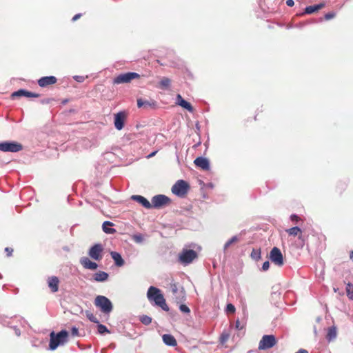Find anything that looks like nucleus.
I'll list each match as a JSON object with an SVG mask.
<instances>
[{"label":"nucleus","instance_id":"obj_1","mask_svg":"<svg viewBox=\"0 0 353 353\" xmlns=\"http://www.w3.org/2000/svg\"><path fill=\"white\" fill-rule=\"evenodd\" d=\"M147 296L150 301H154L155 305L161 307L164 311L169 310L165 299L159 288L150 286L148 290Z\"/></svg>","mask_w":353,"mask_h":353},{"label":"nucleus","instance_id":"obj_2","mask_svg":"<svg viewBox=\"0 0 353 353\" xmlns=\"http://www.w3.org/2000/svg\"><path fill=\"white\" fill-rule=\"evenodd\" d=\"M69 334L66 330H61L56 334L52 332L50 334V343L49 348L51 350H54L59 345H63L68 341Z\"/></svg>","mask_w":353,"mask_h":353},{"label":"nucleus","instance_id":"obj_3","mask_svg":"<svg viewBox=\"0 0 353 353\" xmlns=\"http://www.w3.org/2000/svg\"><path fill=\"white\" fill-rule=\"evenodd\" d=\"M94 305L100 309L101 312L105 314H109L113 309L112 303L110 299L102 295H99L95 298Z\"/></svg>","mask_w":353,"mask_h":353},{"label":"nucleus","instance_id":"obj_4","mask_svg":"<svg viewBox=\"0 0 353 353\" xmlns=\"http://www.w3.org/2000/svg\"><path fill=\"white\" fill-rule=\"evenodd\" d=\"M189 190L190 185L184 180H178L172 187V192L179 197H184Z\"/></svg>","mask_w":353,"mask_h":353},{"label":"nucleus","instance_id":"obj_5","mask_svg":"<svg viewBox=\"0 0 353 353\" xmlns=\"http://www.w3.org/2000/svg\"><path fill=\"white\" fill-rule=\"evenodd\" d=\"M140 75L137 72H130L127 73L120 74L116 77L114 80V84L127 83H130L132 80L139 79Z\"/></svg>","mask_w":353,"mask_h":353},{"label":"nucleus","instance_id":"obj_6","mask_svg":"<svg viewBox=\"0 0 353 353\" xmlns=\"http://www.w3.org/2000/svg\"><path fill=\"white\" fill-rule=\"evenodd\" d=\"M197 257L196 252L193 250H183L179 255V261L183 264H189Z\"/></svg>","mask_w":353,"mask_h":353},{"label":"nucleus","instance_id":"obj_7","mask_svg":"<svg viewBox=\"0 0 353 353\" xmlns=\"http://www.w3.org/2000/svg\"><path fill=\"white\" fill-rule=\"evenodd\" d=\"M276 344V339L274 335H264L259 343V350H268Z\"/></svg>","mask_w":353,"mask_h":353},{"label":"nucleus","instance_id":"obj_8","mask_svg":"<svg viewBox=\"0 0 353 353\" xmlns=\"http://www.w3.org/2000/svg\"><path fill=\"white\" fill-rule=\"evenodd\" d=\"M23 150V145L17 142L1 143V150L3 152H17Z\"/></svg>","mask_w":353,"mask_h":353},{"label":"nucleus","instance_id":"obj_9","mask_svg":"<svg viewBox=\"0 0 353 353\" xmlns=\"http://www.w3.org/2000/svg\"><path fill=\"white\" fill-rule=\"evenodd\" d=\"M170 203V199L163 194H159L153 196L152 199V208H161L165 205H168Z\"/></svg>","mask_w":353,"mask_h":353},{"label":"nucleus","instance_id":"obj_10","mask_svg":"<svg viewBox=\"0 0 353 353\" xmlns=\"http://www.w3.org/2000/svg\"><path fill=\"white\" fill-rule=\"evenodd\" d=\"M103 248L101 244L97 243L92 246L88 252L89 256L95 261H100L103 258Z\"/></svg>","mask_w":353,"mask_h":353},{"label":"nucleus","instance_id":"obj_11","mask_svg":"<svg viewBox=\"0 0 353 353\" xmlns=\"http://www.w3.org/2000/svg\"><path fill=\"white\" fill-rule=\"evenodd\" d=\"M270 259L272 263L279 266H282L283 265V254L281 250L276 247H274L270 251Z\"/></svg>","mask_w":353,"mask_h":353},{"label":"nucleus","instance_id":"obj_12","mask_svg":"<svg viewBox=\"0 0 353 353\" xmlns=\"http://www.w3.org/2000/svg\"><path fill=\"white\" fill-rule=\"evenodd\" d=\"M127 117L125 112L121 111L114 114V124L117 130H121L124 127V123Z\"/></svg>","mask_w":353,"mask_h":353},{"label":"nucleus","instance_id":"obj_13","mask_svg":"<svg viewBox=\"0 0 353 353\" xmlns=\"http://www.w3.org/2000/svg\"><path fill=\"white\" fill-rule=\"evenodd\" d=\"M10 97L12 99H14L16 97H19L38 98L40 97V94L21 89L16 92H12Z\"/></svg>","mask_w":353,"mask_h":353},{"label":"nucleus","instance_id":"obj_14","mask_svg":"<svg viewBox=\"0 0 353 353\" xmlns=\"http://www.w3.org/2000/svg\"><path fill=\"white\" fill-rule=\"evenodd\" d=\"M48 285L52 292L54 293L59 290V279L57 276H52L48 278Z\"/></svg>","mask_w":353,"mask_h":353},{"label":"nucleus","instance_id":"obj_15","mask_svg":"<svg viewBox=\"0 0 353 353\" xmlns=\"http://www.w3.org/2000/svg\"><path fill=\"white\" fill-rule=\"evenodd\" d=\"M57 79L54 76L43 77L39 79L38 84L39 86L44 88L50 85L56 83Z\"/></svg>","mask_w":353,"mask_h":353},{"label":"nucleus","instance_id":"obj_16","mask_svg":"<svg viewBox=\"0 0 353 353\" xmlns=\"http://www.w3.org/2000/svg\"><path fill=\"white\" fill-rule=\"evenodd\" d=\"M194 163L198 168H201L203 170H208L210 169L209 161L204 157H197L194 161Z\"/></svg>","mask_w":353,"mask_h":353},{"label":"nucleus","instance_id":"obj_17","mask_svg":"<svg viewBox=\"0 0 353 353\" xmlns=\"http://www.w3.org/2000/svg\"><path fill=\"white\" fill-rule=\"evenodd\" d=\"M176 103L190 112L194 111V108L192 105L189 102L186 101L179 94L176 95Z\"/></svg>","mask_w":353,"mask_h":353},{"label":"nucleus","instance_id":"obj_18","mask_svg":"<svg viewBox=\"0 0 353 353\" xmlns=\"http://www.w3.org/2000/svg\"><path fill=\"white\" fill-rule=\"evenodd\" d=\"M80 263L85 269L94 270L98 268V265L95 262L90 261L88 257H82L80 259Z\"/></svg>","mask_w":353,"mask_h":353},{"label":"nucleus","instance_id":"obj_19","mask_svg":"<svg viewBox=\"0 0 353 353\" xmlns=\"http://www.w3.org/2000/svg\"><path fill=\"white\" fill-rule=\"evenodd\" d=\"M131 199L134 201H137L140 204H141L144 208L147 209L152 208V205L145 197L140 195H132Z\"/></svg>","mask_w":353,"mask_h":353},{"label":"nucleus","instance_id":"obj_20","mask_svg":"<svg viewBox=\"0 0 353 353\" xmlns=\"http://www.w3.org/2000/svg\"><path fill=\"white\" fill-rule=\"evenodd\" d=\"M109 275L103 271H99L92 276V279L97 282H104L108 280Z\"/></svg>","mask_w":353,"mask_h":353},{"label":"nucleus","instance_id":"obj_21","mask_svg":"<svg viewBox=\"0 0 353 353\" xmlns=\"http://www.w3.org/2000/svg\"><path fill=\"white\" fill-rule=\"evenodd\" d=\"M162 339L164 343L167 345L174 347L177 345L176 339L171 334H163Z\"/></svg>","mask_w":353,"mask_h":353},{"label":"nucleus","instance_id":"obj_22","mask_svg":"<svg viewBox=\"0 0 353 353\" xmlns=\"http://www.w3.org/2000/svg\"><path fill=\"white\" fill-rule=\"evenodd\" d=\"M110 255L114 261L115 265L118 267H121L124 265L125 262L121 255L117 252H111Z\"/></svg>","mask_w":353,"mask_h":353},{"label":"nucleus","instance_id":"obj_23","mask_svg":"<svg viewBox=\"0 0 353 353\" xmlns=\"http://www.w3.org/2000/svg\"><path fill=\"white\" fill-rule=\"evenodd\" d=\"M324 7H325L324 3H321L319 4L314 5V6H307L305 8V13L312 14L315 12L319 11V10L322 9Z\"/></svg>","mask_w":353,"mask_h":353},{"label":"nucleus","instance_id":"obj_24","mask_svg":"<svg viewBox=\"0 0 353 353\" xmlns=\"http://www.w3.org/2000/svg\"><path fill=\"white\" fill-rule=\"evenodd\" d=\"M113 225V223L110 221H105L103 223V230L106 234H114L116 232V230L114 228H109L108 226H112Z\"/></svg>","mask_w":353,"mask_h":353},{"label":"nucleus","instance_id":"obj_25","mask_svg":"<svg viewBox=\"0 0 353 353\" xmlns=\"http://www.w3.org/2000/svg\"><path fill=\"white\" fill-rule=\"evenodd\" d=\"M336 337V328L335 327H330L328 328L326 338L329 341H332Z\"/></svg>","mask_w":353,"mask_h":353},{"label":"nucleus","instance_id":"obj_26","mask_svg":"<svg viewBox=\"0 0 353 353\" xmlns=\"http://www.w3.org/2000/svg\"><path fill=\"white\" fill-rule=\"evenodd\" d=\"M301 232H302L301 230L299 227H296V226L286 230V232L289 235L293 236H298L299 234H301Z\"/></svg>","mask_w":353,"mask_h":353},{"label":"nucleus","instance_id":"obj_27","mask_svg":"<svg viewBox=\"0 0 353 353\" xmlns=\"http://www.w3.org/2000/svg\"><path fill=\"white\" fill-rule=\"evenodd\" d=\"M152 105H154L155 102L150 103L148 101H144L142 99H137V106L139 108H146V107H150Z\"/></svg>","mask_w":353,"mask_h":353},{"label":"nucleus","instance_id":"obj_28","mask_svg":"<svg viewBox=\"0 0 353 353\" xmlns=\"http://www.w3.org/2000/svg\"><path fill=\"white\" fill-rule=\"evenodd\" d=\"M345 290L347 297L350 299L353 300V284L350 283H347Z\"/></svg>","mask_w":353,"mask_h":353},{"label":"nucleus","instance_id":"obj_29","mask_svg":"<svg viewBox=\"0 0 353 353\" xmlns=\"http://www.w3.org/2000/svg\"><path fill=\"white\" fill-rule=\"evenodd\" d=\"M171 81L170 79L167 77H163L159 82L161 88H168L170 85Z\"/></svg>","mask_w":353,"mask_h":353},{"label":"nucleus","instance_id":"obj_30","mask_svg":"<svg viewBox=\"0 0 353 353\" xmlns=\"http://www.w3.org/2000/svg\"><path fill=\"white\" fill-rule=\"evenodd\" d=\"M239 241V239L236 236L232 237L230 240H228L224 245V250H227L232 244L234 243H237Z\"/></svg>","mask_w":353,"mask_h":353},{"label":"nucleus","instance_id":"obj_31","mask_svg":"<svg viewBox=\"0 0 353 353\" xmlns=\"http://www.w3.org/2000/svg\"><path fill=\"white\" fill-rule=\"evenodd\" d=\"M230 334L228 332H223L219 338L221 344L224 345L229 339Z\"/></svg>","mask_w":353,"mask_h":353},{"label":"nucleus","instance_id":"obj_32","mask_svg":"<svg viewBox=\"0 0 353 353\" xmlns=\"http://www.w3.org/2000/svg\"><path fill=\"white\" fill-rule=\"evenodd\" d=\"M140 321L143 324L148 325L151 323L152 318L147 315H142L140 316Z\"/></svg>","mask_w":353,"mask_h":353},{"label":"nucleus","instance_id":"obj_33","mask_svg":"<svg viewBox=\"0 0 353 353\" xmlns=\"http://www.w3.org/2000/svg\"><path fill=\"white\" fill-rule=\"evenodd\" d=\"M98 326H97V329H98V332L99 333L103 334H104L105 332H110V331L108 330V328L102 325V324H99V323H98Z\"/></svg>","mask_w":353,"mask_h":353},{"label":"nucleus","instance_id":"obj_34","mask_svg":"<svg viewBox=\"0 0 353 353\" xmlns=\"http://www.w3.org/2000/svg\"><path fill=\"white\" fill-rule=\"evenodd\" d=\"M347 185L344 183H339L336 186V190L339 194H342L345 190Z\"/></svg>","mask_w":353,"mask_h":353},{"label":"nucleus","instance_id":"obj_35","mask_svg":"<svg viewBox=\"0 0 353 353\" xmlns=\"http://www.w3.org/2000/svg\"><path fill=\"white\" fill-rule=\"evenodd\" d=\"M86 316L91 322L99 323L97 318L92 313L87 312Z\"/></svg>","mask_w":353,"mask_h":353},{"label":"nucleus","instance_id":"obj_36","mask_svg":"<svg viewBox=\"0 0 353 353\" xmlns=\"http://www.w3.org/2000/svg\"><path fill=\"white\" fill-rule=\"evenodd\" d=\"M132 239L136 242V243H141L143 241V236L142 234H134L132 236Z\"/></svg>","mask_w":353,"mask_h":353},{"label":"nucleus","instance_id":"obj_37","mask_svg":"<svg viewBox=\"0 0 353 353\" xmlns=\"http://www.w3.org/2000/svg\"><path fill=\"white\" fill-rule=\"evenodd\" d=\"M261 256V251L259 250H253L251 253V256L253 259H258L260 258Z\"/></svg>","mask_w":353,"mask_h":353},{"label":"nucleus","instance_id":"obj_38","mask_svg":"<svg viewBox=\"0 0 353 353\" xmlns=\"http://www.w3.org/2000/svg\"><path fill=\"white\" fill-rule=\"evenodd\" d=\"M226 311L228 313L233 314L235 312V307L232 303H228L226 307Z\"/></svg>","mask_w":353,"mask_h":353},{"label":"nucleus","instance_id":"obj_39","mask_svg":"<svg viewBox=\"0 0 353 353\" xmlns=\"http://www.w3.org/2000/svg\"><path fill=\"white\" fill-rule=\"evenodd\" d=\"M179 309L182 312H184V313H190V308L186 305H184V304H181L179 307Z\"/></svg>","mask_w":353,"mask_h":353},{"label":"nucleus","instance_id":"obj_40","mask_svg":"<svg viewBox=\"0 0 353 353\" xmlns=\"http://www.w3.org/2000/svg\"><path fill=\"white\" fill-rule=\"evenodd\" d=\"M335 15H336L335 12H328L325 14L324 18L325 20H330V19H333L335 17Z\"/></svg>","mask_w":353,"mask_h":353},{"label":"nucleus","instance_id":"obj_41","mask_svg":"<svg viewBox=\"0 0 353 353\" xmlns=\"http://www.w3.org/2000/svg\"><path fill=\"white\" fill-rule=\"evenodd\" d=\"M299 237V239L301 240V245L303 246L305 244V238L304 237V236H303L302 234V232L301 233V234H299L297 236Z\"/></svg>","mask_w":353,"mask_h":353},{"label":"nucleus","instance_id":"obj_42","mask_svg":"<svg viewBox=\"0 0 353 353\" xmlns=\"http://www.w3.org/2000/svg\"><path fill=\"white\" fill-rule=\"evenodd\" d=\"M270 268V263L269 261H265L263 263L262 265V269L263 271H267Z\"/></svg>","mask_w":353,"mask_h":353},{"label":"nucleus","instance_id":"obj_43","mask_svg":"<svg viewBox=\"0 0 353 353\" xmlns=\"http://www.w3.org/2000/svg\"><path fill=\"white\" fill-rule=\"evenodd\" d=\"M5 252L7 253L8 256H10L13 252V249L11 248H6Z\"/></svg>","mask_w":353,"mask_h":353},{"label":"nucleus","instance_id":"obj_44","mask_svg":"<svg viewBox=\"0 0 353 353\" xmlns=\"http://www.w3.org/2000/svg\"><path fill=\"white\" fill-rule=\"evenodd\" d=\"M290 219L292 221L298 222L300 220V218L296 214H292L290 216Z\"/></svg>","mask_w":353,"mask_h":353},{"label":"nucleus","instance_id":"obj_45","mask_svg":"<svg viewBox=\"0 0 353 353\" xmlns=\"http://www.w3.org/2000/svg\"><path fill=\"white\" fill-rule=\"evenodd\" d=\"M235 327L237 330H242L243 328V325H241V323L239 320H237L235 323Z\"/></svg>","mask_w":353,"mask_h":353},{"label":"nucleus","instance_id":"obj_46","mask_svg":"<svg viewBox=\"0 0 353 353\" xmlns=\"http://www.w3.org/2000/svg\"><path fill=\"white\" fill-rule=\"evenodd\" d=\"M286 4L289 7H292L294 5V2L293 0H287Z\"/></svg>","mask_w":353,"mask_h":353},{"label":"nucleus","instance_id":"obj_47","mask_svg":"<svg viewBox=\"0 0 353 353\" xmlns=\"http://www.w3.org/2000/svg\"><path fill=\"white\" fill-rule=\"evenodd\" d=\"M74 79L78 81V82H83L84 81V77H81V76H76L74 77Z\"/></svg>","mask_w":353,"mask_h":353},{"label":"nucleus","instance_id":"obj_48","mask_svg":"<svg viewBox=\"0 0 353 353\" xmlns=\"http://www.w3.org/2000/svg\"><path fill=\"white\" fill-rule=\"evenodd\" d=\"M171 288H172V290L173 293L175 294L177 292L176 284H175V283L172 284Z\"/></svg>","mask_w":353,"mask_h":353},{"label":"nucleus","instance_id":"obj_49","mask_svg":"<svg viewBox=\"0 0 353 353\" xmlns=\"http://www.w3.org/2000/svg\"><path fill=\"white\" fill-rule=\"evenodd\" d=\"M81 17V14H75L73 18H72V21H77V19H79L80 17Z\"/></svg>","mask_w":353,"mask_h":353},{"label":"nucleus","instance_id":"obj_50","mask_svg":"<svg viewBox=\"0 0 353 353\" xmlns=\"http://www.w3.org/2000/svg\"><path fill=\"white\" fill-rule=\"evenodd\" d=\"M263 112V110L262 108H261V109H260V110H259V109H258V110H257V113H256V115H255V117H254V120H255V121H256V120H257V117H258V115L259 114V113H262Z\"/></svg>","mask_w":353,"mask_h":353},{"label":"nucleus","instance_id":"obj_51","mask_svg":"<svg viewBox=\"0 0 353 353\" xmlns=\"http://www.w3.org/2000/svg\"><path fill=\"white\" fill-rule=\"evenodd\" d=\"M72 333L73 335H77L78 334V329L76 327H73L72 329Z\"/></svg>","mask_w":353,"mask_h":353},{"label":"nucleus","instance_id":"obj_52","mask_svg":"<svg viewBox=\"0 0 353 353\" xmlns=\"http://www.w3.org/2000/svg\"><path fill=\"white\" fill-rule=\"evenodd\" d=\"M295 353H308V351L305 349H300Z\"/></svg>","mask_w":353,"mask_h":353},{"label":"nucleus","instance_id":"obj_53","mask_svg":"<svg viewBox=\"0 0 353 353\" xmlns=\"http://www.w3.org/2000/svg\"><path fill=\"white\" fill-rule=\"evenodd\" d=\"M157 151H154V152H152L151 154H150L148 156V158H151V157H154L157 154Z\"/></svg>","mask_w":353,"mask_h":353},{"label":"nucleus","instance_id":"obj_54","mask_svg":"<svg viewBox=\"0 0 353 353\" xmlns=\"http://www.w3.org/2000/svg\"><path fill=\"white\" fill-rule=\"evenodd\" d=\"M350 259L353 261V251L350 253Z\"/></svg>","mask_w":353,"mask_h":353},{"label":"nucleus","instance_id":"obj_55","mask_svg":"<svg viewBox=\"0 0 353 353\" xmlns=\"http://www.w3.org/2000/svg\"><path fill=\"white\" fill-rule=\"evenodd\" d=\"M159 63H160L161 65H162V63H160L159 60H157V61Z\"/></svg>","mask_w":353,"mask_h":353}]
</instances>
